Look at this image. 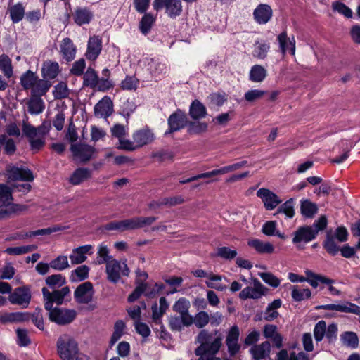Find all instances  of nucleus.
<instances>
[{"instance_id": "nucleus-14", "label": "nucleus", "mask_w": 360, "mask_h": 360, "mask_svg": "<svg viewBox=\"0 0 360 360\" xmlns=\"http://www.w3.org/2000/svg\"><path fill=\"white\" fill-rule=\"evenodd\" d=\"M315 233L311 230L309 226H302L294 232L292 238V243L296 245L297 248H300L301 243H308L316 239Z\"/></svg>"}, {"instance_id": "nucleus-11", "label": "nucleus", "mask_w": 360, "mask_h": 360, "mask_svg": "<svg viewBox=\"0 0 360 360\" xmlns=\"http://www.w3.org/2000/svg\"><path fill=\"white\" fill-rule=\"evenodd\" d=\"M93 284L86 281L79 285L74 292V297L79 304H88L93 300L94 295Z\"/></svg>"}, {"instance_id": "nucleus-58", "label": "nucleus", "mask_w": 360, "mask_h": 360, "mask_svg": "<svg viewBox=\"0 0 360 360\" xmlns=\"http://www.w3.org/2000/svg\"><path fill=\"white\" fill-rule=\"evenodd\" d=\"M37 247L34 245L20 247H10L6 249L5 252L10 255H20L27 253Z\"/></svg>"}, {"instance_id": "nucleus-13", "label": "nucleus", "mask_w": 360, "mask_h": 360, "mask_svg": "<svg viewBox=\"0 0 360 360\" xmlns=\"http://www.w3.org/2000/svg\"><path fill=\"white\" fill-rule=\"evenodd\" d=\"M257 196L262 199L266 210H272L280 205L282 200L274 192L264 188L257 191Z\"/></svg>"}, {"instance_id": "nucleus-40", "label": "nucleus", "mask_w": 360, "mask_h": 360, "mask_svg": "<svg viewBox=\"0 0 360 360\" xmlns=\"http://www.w3.org/2000/svg\"><path fill=\"white\" fill-rule=\"evenodd\" d=\"M8 13L13 23H18L25 16V7L20 2L8 8Z\"/></svg>"}, {"instance_id": "nucleus-9", "label": "nucleus", "mask_w": 360, "mask_h": 360, "mask_svg": "<svg viewBox=\"0 0 360 360\" xmlns=\"http://www.w3.org/2000/svg\"><path fill=\"white\" fill-rule=\"evenodd\" d=\"M49 320L58 325L64 326L72 322L77 316L75 309L55 307L48 310Z\"/></svg>"}, {"instance_id": "nucleus-59", "label": "nucleus", "mask_w": 360, "mask_h": 360, "mask_svg": "<svg viewBox=\"0 0 360 360\" xmlns=\"http://www.w3.org/2000/svg\"><path fill=\"white\" fill-rule=\"evenodd\" d=\"M237 251L229 247H220L217 250V256L226 260L233 259L237 256Z\"/></svg>"}, {"instance_id": "nucleus-53", "label": "nucleus", "mask_w": 360, "mask_h": 360, "mask_svg": "<svg viewBox=\"0 0 360 360\" xmlns=\"http://www.w3.org/2000/svg\"><path fill=\"white\" fill-rule=\"evenodd\" d=\"M11 188L6 184H0V205H7L13 200Z\"/></svg>"}, {"instance_id": "nucleus-23", "label": "nucleus", "mask_w": 360, "mask_h": 360, "mask_svg": "<svg viewBox=\"0 0 360 360\" xmlns=\"http://www.w3.org/2000/svg\"><path fill=\"white\" fill-rule=\"evenodd\" d=\"M253 16L257 23L266 24L272 17V9L270 6L261 4L254 10Z\"/></svg>"}, {"instance_id": "nucleus-55", "label": "nucleus", "mask_w": 360, "mask_h": 360, "mask_svg": "<svg viewBox=\"0 0 360 360\" xmlns=\"http://www.w3.org/2000/svg\"><path fill=\"white\" fill-rule=\"evenodd\" d=\"M55 99L61 100L68 97L69 89L68 85L65 82H60L56 84L53 91Z\"/></svg>"}, {"instance_id": "nucleus-38", "label": "nucleus", "mask_w": 360, "mask_h": 360, "mask_svg": "<svg viewBox=\"0 0 360 360\" xmlns=\"http://www.w3.org/2000/svg\"><path fill=\"white\" fill-rule=\"evenodd\" d=\"M38 79L39 77L36 72L28 70L20 76V84L24 90H30L33 85L37 82Z\"/></svg>"}, {"instance_id": "nucleus-52", "label": "nucleus", "mask_w": 360, "mask_h": 360, "mask_svg": "<svg viewBox=\"0 0 360 360\" xmlns=\"http://www.w3.org/2000/svg\"><path fill=\"white\" fill-rule=\"evenodd\" d=\"M311 292L309 288L299 289L297 286H293L291 296L293 300L300 302L311 297Z\"/></svg>"}, {"instance_id": "nucleus-22", "label": "nucleus", "mask_w": 360, "mask_h": 360, "mask_svg": "<svg viewBox=\"0 0 360 360\" xmlns=\"http://www.w3.org/2000/svg\"><path fill=\"white\" fill-rule=\"evenodd\" d=\"M136 148L149 144L154 140V134L148 128L136 131L132 135Z\"/></svg>"}, {"instance_id": "nucleus-12", "label": "nucleus", "mask_w": 360, "mask_h": 360, "mask_svg": "<svg viewBox=\"0 0 360 360\" xmlns=\"http://www.w3.org/2000/svg\"><path fill=\"white\" fill-rule=\"evenodd\" d=\"M253 284V287H246L240 292L239 297L241 300L259 299L266 293L267 288L259 280L255 278Z\"/></svg>"}, {"instance_id": "nucleus-47", "label": "nucleus", "mask_w": 360, "mask_h": 360, "mask_svg": "<svg viewBox=\"0 0 360 360\" xmlns=\"http://www.w3.org/2000/svg\"><path fill=\"white\" fill-rule=\"evenodd\" d=\"M46 284L52 290L60 288L66 283L65 277L62 274H53L49 276L45 280Z\"/></svg>"}, {"instance_id": "nucleus-3", "label": "nucleus", "mask_w": 360, "mask_h": 360, "mask_svg": "<svg viewBox=\"0 0 360 360\" xmlns=\"http://www.w3.org/2000/svg\"><path fill=\"white\" fill-rule=\"evenodd\" d=\"M56 346L57 354L62 360H75L79 354L77 342L68 335L58 338Z\"/></svg>"}, {"instance_id": "nucleus-56", "label": "nucleus", "mask_w": 360, "mask_h": 360, "mask_svg": "<svg viewBox=\"0 0 360 360\" xmlns=\"http://www.w3.org/2000/svg\"><path fill=\"white\" fill-rule=\"evenodd\" d=\"M328 225V219L326 215H321L318 219L315 220L312 225L309 226L311 230L315 233L317 237L319 231H322L326 229Z\"/></svg>"}, {"instance_id": "nucleus-21", "label": "nucleus", "mask_w": 360, "mask_h": 360, "mask_svg": "<svg viewBox=\"0 0 360 360\" xmlns=\"http://www.w3.org/2000/svg\"><path fill=\"white\" fill-rule=\"evenodd\" d=\"M30 320L28 312H4L0 314V323L6 325L8 323H21Z\"/></svg>"}, {"instance_id": "nucleus-49", "label": "nucleus", "mask_w": 360, "mask_h": 360, "mask_svg": "<svg viewBox=\"0 0 360 360\" xmlns=\"http://www.w3.org/2000/svg\"><path fill=\"white\" fill-rule=\"evenodd\" d=\"M295 200L290 198L284 203L281 204L277 210V213H283L288 218H292L295 216Z\"/></svg>"}, {"instance_id": "nucleus-60", "label": "nucleus", "mask_w": 360, "mask_h": 360, "mask_svg": "<svg viewBox=\"0 0 360 360\" xmlns=\"http://www.w3.org/2000/svg\"><path fill=\"white\" fill-rule=\"evenodd\" d=\"M17 344L20 347H27L31 343V340L28 336V331L26 329H16Z\"/></svg>"}, {"instance_id": "nucleus-10", "label": "nucleus", "mask_w": 360, "mask_h": 360, "mask_svg": "<svg viewBox=\"0 0 360 360\" xmlns=\"http://www.w3.org/2000/svg\"><path fill=\"white\" fill-rule=\"evenodd\" d=\"M31 298L30 289L27 285L15 288L8 296V300L12 304L19 305L22 309L28 307Z\"/></svg>"}, {"instance_id": "nucleus-31", "label": "nucleus", "mask_w": 360, "mask_h": 360, "mask_svg": "<svg viewBox=\"0 0 360 360\" xmlns=\"http://www.w3.org/2000/svg\"><path fill=\"white\" fill-rule=\"evenodd\" d=\"M250 352L254 360L264 359L270 353V343L265 341L259 345H255L250 348Z\"/></svg>"}, {"instance_id": "nucleus-33", "label": "nucleus", "mask_w": 360, "mask_h": 360, "mask_svg": "<svg viewBox=\"0 0 360 360\" xmlns=\"http://www.w3.org/2000/svg\"><path fill=\"white\" fill-rule=\"evenodd\" d=\"M51 86L50 81L43 79H38L37 82L35 83L30 89L32 96L41 97L45 96Z\"/></svg>"}, {"instance_id": "nucleus-2", "label": "nucleus", "mask_w": 360, "mask_h": 360, "mask_svg": "<svg viewBox=\"0 0 360 360\" xmlns=\"http://www.w3.org/2000/svg\"><path fill=\"white\" fill-rule=\"evenodd\" d=\"M157 220V217H133L121 221H111L105 225V229L107 231H118L123 232L127 230H134L143 228L151 225Z\"/></svg>"}, {"instance_id": "nucleus-15", "label": "nucleus", "mask_w": 360, "mask_h": 360, "mask_svg": "<svg viewBox=\"0 0 360 360\" xmlns=\"http://www.w3.org/2000/svg\"><path fill=\"white\" fill-rule=\"evenodd\" d=\"M74 156L80 159L81 162H86L89 161L96 152V148L85 143L72 144L70 147Z\"/></svg>"}, {"instance_id": "nucleus-30", "label": "nucleus", "mask_w": 360, "mask_h": 360, "mask_svg": "<svg viewBox=\"0 0 360 360\" xmlns=\"http://www.w3.org/2000/svg\"><path fill=\"white\" fill-rule=\"evenodd\" d=\"M304 273L306 275L305 281L308 282L314 288L318 287L319 283L326 285H330L335 283L333 279L321 274H315L309 269H307Z\"/></svg>"}, {"instance_id": "nucleus-45", "label": "nucleus", "mask_w": 360, "mask_h": 360, "mask_svg": "<svg viewBox=\"0 0 360 360\" xmlns=\"http://www.w3.org/2000/svg\"><path fill=\"white\" fill-rule=\"evenodd\" d=\"M262 232L266 236H276L283 240L286 238L284 233L276 231V221H268L265 222L262 226Z\"/></svg>"}, {"instance_id": "nucleus-28", "label": "nucleus", "mask_w": 360, "mask_h": 360, "mask_svg": "<svg viewBox=\"0 0 360 360\" xmlns=\"http://www.w3.org/2000/svg\"><path fill=\"white\" fill-rule=\"evenodd\" d=\"M76 51V46L70 38L66 37L63 39L60 44V53L63 60L67 62L73 60L75 58Z\"/></svg>"}, {"instance_id": "nucleus-6", "label": "nucleus", "mask_w": 360, "mask_h": 360, "mask_svg": "<svg viewBox=\"0 0 360 360\" xmlns=\"http://www.w3.org/2000/svg\"><path fill=\"white\" fill-rule=\"evenodd\" d=\"M153 6L157 11L165 9V13L172 19L179 17L183 12L181 0H154Z\"/></svg>"}, {"instance_id": "nucleus-16", "label": "nucleus", "mask_w": 360, "mask_h": 360, "mask_svg": "<svg viewBox=\"0 0 360 360\" xmlns=\"http://www.w3.org/2000/svg\"><path fill=\"white\" fill-rule=\"evenodd\" d=\"M94 115L96 117L107 118L113 112V103L112 99L105 96L94 108Z\"/></svg>"}, {"instance_id": "nucleus-4", "label": "nucleus", "mask_w": 360, "mask_h": 360, "mask_svg": "<svg viewBox=\"0 0 360 360\" xmlns=\"http://www.w3.org/2000/svg\"><path fill=\"white\" fill-rule=\"evenodd\" d=\"M323 247L332 256L336 255L340 251L341 255L343 257L351 258L356 252L355 248L349 246L348 244L343 245L340 248L336 241H335L334 236H332L330 231L326 233V238L323 242Z\"/></svg>"}, {"instance_id": "nucleus-37", "label": "nucleus", "mask_w": 360, "mask_h": 360, "mask_svg": "<svg viewBox=\"0 0 360 360\" xmlns=\"http://www.w3.org/2000/svg\"><path fill=\"white\" fill-rule=\"evenodd\" d=\"M281 299H276L269 303L264 312V319L267 321H272L276 319L279 315L277 309L281 307Z\"/></svg>"}, {"instance_id": "nucleus-36", "label": "nucleus", "mask_w": 360, "mask_h": 360, "mask_svg": "<svg viewBox=\"0 0 360 360\" xmlns=\"http://www.w3.org/2000/svg\"><path fill=\"white\" fill-rule=\"evenodd\" d=\"M28 112L31 115H39L41 113L44 108L45 104L41 97L30 96L27 102Z\"/></svg>"}, {"instance_id": "nucleus-41", "label": "nucleus", "mask_w": 360, "mask_h": 360, "mask_svg": "<svg viewBox=\"0 0 360 360\" xmlns=\"http://www.w3.org/2000/svg\"><path fill=\"white\" fill-rule=\"evenodd\" d=\"M155 22V17L150 13H145L139 22L140 32L146 35L150 32V30Z\"/></svg>"}, {"instance_id": "nucleus-8", "label": "nucleus", "mask_w": 360, "mask_h": 360, "mask_svg": "<svg viewBox=\"0 0 360 360\" xmlns=\"http://www.w3.org/2000/svg\"><path fill=\"white\" fill-rule=\"evenodd\" d=\"M186 113L181 109H177L172 113L167 119L168 129L165 132V136L181 131L188 125Z\"/></svg>"}, {"instance_id": "nucleus-63", "label": "nucleus", "mask_w": 360, "mask_h": 360, "mask_svg": "<svg viewBox=\"0 0 360 360\" xmlns=\"http://www.w3.org/2000/svg\"><path fill=\"white\" fill-rule=\"evenodd\" d=\"M150 72L155 75H159L166 72V65L158 60L152 59L148 63Z\"/></svg>"}, {"instance_id": "nucleus-17", "label": "nucleus", "mask_w": 360, "mask_h": 360, "mask_svg": "<svg viewBox=\"0 0 360 360\" xmlns=\"http://www.w3.org/2000/svg\"><path fill=\"white\" fill-rule=\"evenodd\" d=\"M6 171L10 180L24 181H32L34 180L32 171L27 168L11 166Z\"/></svg>"}, {"instance_id": "nucleus-43", "label": "nucleus", "mask_w": 360, "mask_h": 360, "mask_svg": "<svg viewBox=\"0 0 360 360\" xmlns=\"http://www.w3.org/2000/svg\"><path fill=\"white\" fill-rule=\"evenodd\" d=\"M190 307L191 303L189 300L185 297H181L174 302L172 306V310L181 316H192L188 312Z\"/></svg>"}, {"instance_id": "nucleus-19", "label": "nucleus", "mask_w": 360, "mask_h": 360, "mask_svg": "<svg viewBox=\"0 0 360 360\" xmlns=\"http://www.w3.org/2000/svg\"><path fill=\"white\" fill-rule=\"evenodd\" d=\"M316 309L334 310L344 313H352L356 315H360V307L347 302L345 304H328L317 306Z\"/></svg>"}, {"instance_id": "nucleus-39", "label": "nucleus", "mask_w": 360, "mask_h": 360, "mask_svg": "<svg viewBox=\"0 0 360 360\" xmlns=\"http://www.w3.org/2000/svg\"><path fill=\"white\" fill-rule=\"evenodd\" d=\"M267 76L266 70L260 65H253L249 73V79L253 82H262Z\"/></svg>"}, {"instance_id": "nucleus-25", "label": "nucleus", "mask_w": 360, "mask_h": 360, "mask_svg": "<svg viewBox=\"0 0 360 360\" xmlns=\"http://www.w3.org/2000/svg\"><path fill=\"white\" fill-rule=\"evenodd\" d=\"M93 248L91 245H85L74 248L69 257L72 264H79L87 259L86 256Z\"/></svg>"}, {"instance_id": "nucleus-61", "label": "nucleus", "mask_w": 360, "mask_h": 360, "mask_svg": "<svg viewBox=\"0 0 360 360\" xmlns=\"http://www.w3.org/2000/svg\"><path fill=\"white\" fill-rule=\"evenodd\" d=\"M193 320L197 328H202L209 323L210 317L206 311H202L197 313Z\"/></svg>"}, {"instance_id": "nucleus-1", "label": "nucleus", "mask_w": 360, "mask_h": 360, "mask_svg": "<svg viewBox=\"0 0 360 360\" xmlns=\"http://www.w3.org/2000/svg\"><path fill=\"white\" fill-rule=\"evenodd\" d=\"M212 335L206 330H202L196 340L200 346L195 349V354L199 356L198 360H221L215 356L221 346V338L217 337L211 341Z\"/></svg>"}, {"instance_id": "nucleus-7", "label": "nucleus", "mask_w": 360, "mask_h": 360, "mask_svg": "<svg viewBox=\"0 0 360 360\" xmlns=\"http://www.w3.org/2000/svg\"><path fill=\"white\" fill-rule=\"evenodd\" d=\"M70 288L68 286L62 288L60 290H55L50 292L46 287L41 289L43 298L44 301V308L46 311L53 309V303L61 305L64 302V298L70 293Z\"/></svg>"}, {"instance_id": "nucleus-64", "label": "nucleus", "mask_w": 360, "mask_h": 360, "mask_svg": "<svg viewBox=\"0 0 360 360\" xmlns=\"http://www.w3.org/2000/svg\"><path fill=\"white\" fill-rule=\"evenodd\" d=\"M333 9L335 11L338 12L339 13L343 15L347 18H350L352 17V10L346 6L345 4L340 1H335L332 4Z\"/></svg>"}, {"instance_id": "nucleus-20", "label": "nucleus", "mask_w": 360, "mask_h": 360, "mask_svg": "<svg viewBox=\"0 0 360 360\" xmlns=\"http://www.w3.org/2000/svg\"><path fill=\"white\" fill-rule=\"evenodd\" d=\"M94 16V13L87 7H77L72 13L73 20L79 26L90 23Z\"/></svg>"}, {"instance_id": "nucleus-35", "label": "nucleus", "mask_w": 360, "mask_h": 360, "mask_svg": "<svg viewBox=\"0 0 360 360\" xmlns=\"http://www.w3.org/2000/svg\"><path fill=\"white\" fill-rule=\"evenodd\" d=\"M91 177V171L88 168L79 167L75 170L70 178L73 185H79Z\"/></svg>"}, {"instance_id": "nucleus-5", "label": "nucleus", "mask_w": 360, "mask_h": 360, "mask_svg": "<svg viewBox=\"0 0 360 360\" xmlns=\"http://www.w3.org/2000/svg\"><path fill=\"white\" fill-rule=\"evenodd\" d=\"M105 272L108 281L117 283L119 282L121 276H128L130 271L126 260L121 262L114 259H111L110 262H107Z\"/></svg>"}, {"instance_id": "nucleus-50", "label": "nucleus", "mask_w": 360, "mask_h": 360, "mask_svg": "<svg viewBox=\"0 0 360 360\" xmlns=\"http://www.w3.org/2000/svg\"><path fill=\"white\" fill-rule=\"evenodd\" d=\"M84 85L94 88L98 83V76L96 72L91 68H88L84 75Z\"/></svg>"}, {"instance_id": "nucleus-48", "label": "nucleus", "mask_w": 360, "mask_h": 360, "mask_svg": "<svg viewBox=\"0 0 360 360\" xmlns=\"http://www.w3.org/2000/svg\"><path fill=\"white\" fill-rule=\"evenodd\" d=\"M0 70L7 78H10L13 75L11 60L6 54L0 55Z\"/></svg>"}, {"instance_id": "nucleus-57", "label": "nucleus", "mask_w": 360, "mask_h": 360, "mask_svg": "<svg viewBox=\"0 0 360 360\" xmlns=\"http://www.w3.org/2000/svg\"><path fill=\"white\" fill-rule=\"evenodd\" d=\"M97 263L98 264H106L113 259L112 256L109 255V250L106 245H100L98 250Z\"/></svg>"}, {"instance_id": "nucleus-54", "label": "nucleus", "mask_w": 360, "mask_h": 360, "mask_svg": "<svg viewBox=\"0 0 360 360\" xmlns=\"http://www.w3.org/2000/svg\"><path fill=\"white\" fill-rule=\"evenodd\" d=\"M270 49V46L267 43L256 42L255 47L252 52V56L259 59H264Z\"/></svg>"}, {"instance_id": "nucleus-27", "label": "nucleus", "mask_w": 360, "mask_h": 360, "mask_svg": "<svg viewBox=\"0 0 360 360\" xmlns=\"http://www.w3.org/2000/svg\"><path fill=\"white\" fill-rule=\"evenodd\" d=\"M60 72V68L58 63L51 60H46L42 63L41 67V76L42 77L49 81L50 79H55Z\"/></svg>"}, {"instance_id": "nucleus-29", "label": "nucleus", "mask_w": 360, "mask_h": 360, "mask_svg": "<svg viewBox=\"0 0 360 360\" xmlns=\"http://www.w3.org/2000/svg\"><path fill=\"white\" fill-rule=\"evenodd\" d=\"M189 116L193 120H200L205 118L207 115V109L205 105L199 100L193 101L189 106Z\"/></svg>"}, {"instance_id": "nucleus-42", "label": "nucleus", "mask_w": 360, "mask_h": 360, "mask_svg": "<svg viewBox=\"0 0 360 360\" xmlns=\"http://www.w3.org/2000/svg\"><path fill=\"white\" fill-rule=\"evenodd\" d=\"M90 268L86 265H82L71 271L70 281L72 283L82 281L89 277Z\"/></svg>"}, {"instance_id": "nucleus-26", "label": "nucleus", "mask_w": 360, "mask_h": 360, "mask_svg": "<svg viewBox=\"0 0 360 360\" xmlns=\"http://www.w3.org/2000/svg\"><path fill=\"white\" fill-rule=\"evenodd\" d=\"M159 303V307L156 302L151 307L152 320L155 324L162 323V316L165 314L169 307V304L165 297L160 298Z\"/></svg>"}, {"instance_id": "nucleus-34", "label": "nucleus", "mask_w": 360, "mask_h": 360, "mask_svg": "<svg viewBox=\"0 0 360 360\" xmlns=\"http://www.w3.org/2000/svg\"><path fill=\"white\" fill-rule=\"evenodd\" d=\"M248 244L259 254H271L274 251V246L271 243L257 238L249 240Z\"/></svg>"}, {"instance_id": "nucleus-24", "label": "nucleus", "mask_w": 360, "mask_h": 360, "mask_svg": "<svg viewBox=\"0 0 360 360\" xmlns=\"http://www.w3.org/2000/svg\"><path fill=\"white\" fill-rule=\"evenodd\" d=\"M193 323V316H172L169 319V326L172 331H181L184 326Z\"/></svg>"}, {"instance_id": "nucleus-46", "label": "nucleus", "mask_w": 360, "mask_h": 360, "mask_svg": "<svg viewBox=\"0 0 360 360\" xmlns=\"http://www.w3.org/2000/svg\"><path fill=\"white\" fill-rule=\"evenodd\" d=\"M340 339L344 345L355 349L358 347L359 338L354 332L347 331L341 334Z\"/></svg>"}, {"instance_id": "nucleus-51", "label": "nucleus", "mask_w": 360, "mask_h": 360, "mask_svg": "<svg viewBox=\"0 0 360 360\" xmlns=\"http://www.w3.org/2000/svg\"><path fill=\"white\" fill-rule=\"evenodd\" d=\"M52 269L57 271H63L70 267L67 256L60 255L50 262Z\"/></svg>"}, {"instance_id": "nucleus-32", "label": "nucleus", "mask_w": 360, "mask_h": 360, "mask_svg": "<svg viewBox=\"0 0 360 360\" xmlns=\"http://www.w3.org/2000/svg\"><path fill=\"white\" fill-rule=\"evenodd\" d=\"M319 208L315 202L308 199L300 200V213L307 219H312L318 212Z\"/></svg>"}, {"instance_id": "nucleus-18", "label": "nucleus", "mask_w": 360, "mask_h": 360, "mask_svg": "<svg viewBox=\"0 0 360 360\" xmlns=\"http://www.w3.org/2000/svg\"><path fill=\"white\" fill-rule=\"evenodd\" d=\"M102 50V39L98 35L90 37L87 44L85 53L86 58L89 60H95L101 54Z\"/></svg>"}, {"instance_id": "nucleus-62", "label": "nucleus", "mask_w": 360, "mask_h": 360, "mask_svg": "<svg viewBox=\"0 0 360 360\" xmlns=\"http://www.w3.org/2000/svg\"><path fill=\"white\" fill-rule=\"evenodd\" d=\"M326 323L324 321H319L314 326V336L316 342H321L326 335Z\"/></svg>"}, {"instance_id": "nucleus-44", "label": "nucleus", "mask_w": 360, "mask_h": 360, "mask_svg": "<svg viewBox=\"0 0 360 360\" xmlns=\"http://www.w3.org/2000/svg\"><path fill=\"white\" fill-rule=\"evenodd\" d=\"M187 132L189 134H200L207 131L208 124L200 120H188Z\"/></svg>"}]
</instances>
